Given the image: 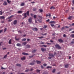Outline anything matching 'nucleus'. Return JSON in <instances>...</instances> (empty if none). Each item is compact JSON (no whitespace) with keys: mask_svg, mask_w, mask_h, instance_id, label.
Masks as SVG:
<instances>
[{"mask_svg":"<svg viewBox=\"0 0 74 74\" xmlns=\"http://www.w3.org/2000/svg\"><path fill=\"white\" fill-rule=\"evenodd\" d=\"M72 18V16H70L68 17V19H70V20H72V19H71Z\"/></svg>","mask_w":74,"mask_h":74,"instance_id":"nucleus-19","label":"nucleus"},{"mask_svg":"<svg viewBox=\"0 0 74 74\" xmlns=\"http://www.w3.org/2000/svg\"><path fill=\"white\" fill-rule=\"evenodd\" d=\"M7 1L8 3H11V1H9V0H7Z\"/></svg>","mask_w":74,"mask_h":74,"instance_id":"nucleus-43","label":"nucleus"},{"mask_svg":"<svg viewBox=\"0 0 74 74\" xmlns=\"http://www.w3.org/2000/svg\"><path fill=\"white\" fill-rule=\"evenodd\" d=\"M28 71H30V70H29V69L26 70L25 71V72H28Z\"/></svg>","mask_w":74,"mask_h":74,"instance_id":"nucleus-44","label":"nucleus"},{"mask_svg":"<svg viewBox=\"0 0 74 74\" xmlns=\"http://www.w3.org/2000/svg\"><path fill=\"white\" fill-rule=\"evenodd\" d=\"M3 29H1L0 30V33H2L3 32Z\"/></svg>","mask_w":74,"mask_h":74,"instance_id":"nucleus-51","label":"nucleus"},{"mask_svg":"<svg viewBox=\"0 0 74 74\" xmlns=\"http://www.w3.org/2000/svg\"><path fill=\"white\" fill-rule=\"evenodd\" d=\"M27 41H30V39H27Z\"/></svg>","mask_w":74,"mask_h":74,"instance_id":"nucleus-64","label":"nucleus"},{"mask_svg":"<svg viewBox=\"0 0 74 74\" xmlns=\"http://www.w3.org/2000/svg\"><path fill=\"white\" fill-rule=\"evenodd\" d=\"M49 56H51V57H54L55 56L53 55V54L52 53H50L49 54Z\"/></svg>","mask_w":74,"mask_h":74,"instance_id":"nucleus-4","label":"nucleus"},{"mask_svg":"<svg viewBox=\"0 0 74 74\" xmlns=\"http://www.w3.org/2000/svg\"><path fill=\"white\" fill-rule=\"evenodd\" d=\"M40 71V70H39L37 69V70H36V72H37V73H39Z\"/></svg>","mask_w":74,"mask_h":74,"instance_id":"nucleus-41","label":"nucleus"},{"mask_svg":"<svg viewBox=\"0 0 74 74\" xmlns=\"http://www.w3.org/2000/svg\"><path fill=\"white\" fill-rule=\"evenodd\" d=\"M14 16L13 15H12L10 17H9L8 18V19H10V18H12Z\"/></svg>","mask_w":74,"mask_h":74,"instance_id":"nucleus-17","label":"nucleus"},{"mask_svg":"<svg viewBox=\"0 0 74 74\" xmlns=\"http://www.w3.org/2000/svg\"><path fill=\"white\" fill-rule=\"evenodd\" d=\"M18 33H20V34H21L22 33V32L21 31H19Z\"/></svg>","mask_w":74,"mask_h":74,"instance_id":"nucleus-49","label":"nucleus"},{"mask_svg":"<svg viewBox=\"0 0 74 74\" xmlns=\"http://www.w3.org/2000/svg\"><path fill=\"white\" fill-rule=\"evenodd\" d=\"M64 37H66V35L65 34H64L63 36Z\"/></svg>","mask_w":74,"mask_h":74,"instance_id":"nucleus-47","label":"nucleus"},{"mask_svg":"<svg viewBox=\"0 0 74 74\" xmlns=\"http://www.w3.org/2000/svg\"><path fill=\"white\" fill-rule=\"evenodd\" d=\"M39 11L40 12H42L43 10L42 9H39Z\"/></svg>","mask_w":74,"mask_h":74,"instance_id":"nucleus-39","label":"nucleus"},{"mask_svg":"<svg viewBox=\"0 0 74 74\" xmlns=\"http://www.w3.org/2000/svg\"><path fill=\"white\" fill-rule=\"evenodd\" d=\"M46 22H49V19H48V20H46Z\"/></svg>","mask_w":74,"mask_h":74,"instance_id":"nucleus-57","label":"nucleus"},{"mask_svg":"<svg viewBox=\"0 0 74 74\" xmlns=\"http://www.w3.org/2000/svg\"><path fill=\"white\" fill-rule=\"evenodd\" d=\"M26 44H27V42H25L23 43V44L24 45H26Z\"/></svg>","mask_w":74,"mask_h":74,"instance_id":"nucleus-53","label":"nucleus"},{"mask_svg":"<svg viewBox=\"0 0 74 74\" xmlns=\"http://www.w3.org/2000/svg\"><path fill=\"white\" fill-rule=\"evenodd\" d=\"M51 25L52 27H53L54 26H55V25L54 24H51Z\"/></svg>","mask_w":74,"mask_h":74,"instance_id":"nucleus-52","label":"nucleus"},{"mask_svg":"<svg viewBox=\"0 0 74 74\" xmlns=\"http://www.w3.org/2000/svg\"><path fill=\"white\" fill-rule=\"evenodd\" d=\"M42 36H47V33H45V34H42Z\"/></svg>","mask_w":74,"mask_h":74,"instance_id":"nucleus-33","label":"nucleus"},{"mask_svg":"<svg viewBox=\"0 0 74 74\" xmlns=\"http://www.w3.org/2000/svg\"><path fill=\"white\" fill-rule=\"evenodd\" d=\"M30 47V45H26L25 47V48H29Z\"/></svg>","mask_w":74,"mask_h":74,"instance_id":"nucleus-8","label":"nucleus"},{"mask_svg":"<svg viewBox=\"0 0 74 74\" xmlns=\"http://www.w3.org/2000/svg\"><path fill=\"white\" fill-rule=\"evenodd\" d=\"M25 57H23V58H21V59L22 60H25Z\"/></svg>","mask_w":74,"mask_h":74,"instance_id":"nucleus-15","label":"nucleus"},{"mask_svg":"<svg viewBox=\"0 0 74 74\" xmlns=\"http://www.w3.org/2000/svg\"><path fill=\"white\" fill-rule=\"evenodd\" d=\"M36 63L37 64H40V63H41V62L40 61L36 60Z\"/></svg>","mask_w":74,"mask_h":74,"instance_id":"nucleus-12","label":"nucleus"},{"mask_svg":"<svg viewBox=\"0 0 74 74\" xmlns=\"http://www.w3.org/2000/svg\"><path fill=\"white\" fill-rule=\"evenodd\" d=\"M49 16V17L51 16V14H49V15H48Z\"/></svg>","mask_w":74,"mask_h":74,"instance_id":"nucleus-61","label":"nucleus"},{"mask_svg":"<svg viewBox=\"0 0 74 74\" xmlns=\"http://www.w3.org/2000/svg\"><path fill=\"white\" fill-rule=\"evenodd\" d=\"M3 5H7V2L4 1L3 3Z\"/></svg>","mask_w":74,"mask_h":74,"instance_id":"nucleus-10","label":"nucleus"},{"mask_svg":"<svg viewBox=\"0 0 74 74\" xmlns=\"http://www.w3.org/2000/svg\"><path fill=\"white\" fill-rule=\"evenodd\" d=\"M9 44H11V40L10 39L9 41Z\"/></svg>","mask_w":74,"mask_h":74,"instance_id":"nucleus-27","label":"nucleus"},{"mask_svg":"<svg viewBox=\"0 0 74 74\" xmlns=\"http://www.w3.org/2000/svg\"><path fill=\"white\" fill-rule=\"evenodd\" d=\"M38 38L40 39H41L42 38H44V37L43 36H42L41 37H38Z\"/></svg>","mask_w":74,"mask_h":74,"instance_id":"nucleus-31","label":"nucleus"},{"mask_svg":"<svg viewBox=\"0 0 74 74\" xmlns=\"http://www.w3.org/2000/svg\"><path fill=\"white\" fill-rule=\"evenodd\" d=\"M17 46H18V47H21V44L17 43L16 44Z\"/></svg>","mask_w":74,"mask_h":74,"instance_id":"nucleus-23","label":"nucleus"},{"mask_svg":"<svg viewBox=\"0 0 74 74\" xmlns=\"http://www.w3.org/2000/svg\"><path fill=\"white\" fill-rule=\"evenodd\" d=\"M17 23V20H15L13 22V24L14 25H16Z\"/></svg>","mask_w":74,"mask_h":74,"instance_id":"nucleus-7","label":"nucleus"},{"mask_svg":"<svg viewBox=\"0 0 74 74\" xmlns=\"http://www.w3.org/2000/svg\"><path fill=\"white\" fill-rule=\"evenodd\" d=\"M32 30H34V31H37V30H38L37 28L36 27H35L34 28L32 29Z\"/></svg>","mask_w":74,"mask_h":74,"instance_id":"nucleus-9","label":"nucleus"},{"mask_svg":"<svg viewBox=\"0 0 74 74\" xmlns=\"http://www.w3.org/2000/svg\"><path fill=\"white\" fill-rule=\"evenodd\" d=\"M22 12H23L22 11H18L17 13H18V14H22Z\"/></svg>","mask_w":74,"mask_h":74,"instance_id":"nucleus-18","label":"nucleus"},{"mask_svg":"<svg viewBox=\"0 0 74 74\" xmlns=\"http://www.w3.org/2000/svg\"><path fill=\"white\" fill-rule=\"evenodd\" d=\"M28 22L29 23H32V18H29L28 19Z\"/></svg>","mask_w":74,"mask_h":74,"instance_id":"nucleus-3","label":"nucleus"},{"mask_svg":"<svg viewBox=\"0 0 74 74\" xmlns=\"http://www.w3.org/2000/svg\"><path fill=\"white\" fill-rule=\"evenodd\" d=\"M12 21V19H9V20L8 21V22H11V21Z\"/></svg>","mask_w":74,"mask_h":74,"instance_id":"nucleus-42","label":"nucleus"},{"mask_svg":"<svg viewBox=\"0 0 74 74\" xmlns=\"http://www.w3.org/2000/svg\"><path fill=\"white\" fill-rule=\"evenodd\" d=\"M49 23H56V22L53 21H50L49 22Z\"/></svg>","mask_w":74,"mask_h":74,"instance_id":"nucleus-22","label":"nucleus"},{"mask_svg":"<svg viewBox=\"0 0 74 74\" xmlns=\"http://www.w3.org/2000/svg\"><path fill=\"white\" fill-rule=\"evenodd\" d=\"M47 64H43V65L44 66H47Z\"/></svg>","mask_w":74,"mask_h":74,"instance_id":"nucleus-46","label":"nucleus"},{"mask_svg":"<svg viewBox=\"0 0 74 74\" xmlns=\"http://www.w3.org/2000/svg\"><path fill=\"white\" fill-rule=\"evenodd\" d=\"M34 64H35L34 62H32L30 63L29 64L32 66V65H34Z\"/></svg>","mask_w":74,"mask_h":74,"instance_id":"nucleus-16","label":"nucleus"},{"mask_svg":"<svg viewBox=\"0 0 74 74\" xmlns=\"http://www.w3.org/2000/svg\"><path fill=\"white\" fill-rule=\"evenodd\" d=\"M7 54H6V55H5L3 57V59H5L6 58H7Z\"/></svg>","mask_w":74,"mask_h":74,"instance_id":"nucleus-35","label":"nucleus"},{"mask_svg":"<svg viewBox=\"0 0 74 74\" xmlns=\"http://www.w3.org/2000/svg\"><path fill=\"white\" fill-rule=\"evenodd\" d=\"M35 3V2H34V1L31 2V3L32 4H33V3Z\"/></svg>","mask_w":74,"mask_h":74,"instance_id":"nucleus-58","label":"nucleus"},{"mask_svg":"<svg viewBox=\"0 0 74 74\" xmlns=\"http://www.w3.org/2000/svg\"><path fill=\"white\" fill-rule=\"evenodd\" d=\"M56 54V52H54V55H55Z\"/></svg>","mask_w":74,"mask_h":74,"instance_id":"nucleus-59","label":"nucleus"},{"mask_svg":"<svg viewBox=\"0 0 74 74\" xmlns=\"http://www.w3.org/2000/svg\"><path fill=\"white\" fill-rule=\"evenodd\" d=\"M34 19H36V15H35L34 16Z\"/></svg>","mask_w":74,"mask_h":74,"instance_id":"nucleus-45","label":"nucleus"},{"mask_svg":"<svg viewBox=\"0 0 74 74\" xmlns=\"http://www.w3.org/2000/svg\"><path fill=\"white\" fill-rule=\"evenodd\" d=\"M16 66H18L19 67H21V65L19 64H16Z\"/></svg>","mask_w":74,"mask_h":74,"instance_id":"nucleus-24","label":"nucleus"},{"mask_svg":"<svg viewBox=\"0 0 74 74\" xmlns=\"http://www.w3.org/2000/svg\"><path fill=\"white\" fill-rule=\"evenodd\" d=\"M58 41L59 42L62 43L63 42V40H62V39H59L58 40Z\"/></svg>","mask_w":74,"mask_h":74,"instance_id":"nucleus-2","label":"nucleus"},{"mask_svg":"<svg viewBox=\"0 0 74 74\" xmlns=\"http://www.w3.org/2000/svg\"><path fill=\"white\" fill-rule=\"evenodd\" d=\"M52 8H53V9H55V7H53V6H51V7L50 8V9H52Z\"/></svg>","mask_w":74,"mask_h":74,"instance_id":"nucleus-28","label":"nucleus"},{"mask_svg":"<svg viewBox=\"0 0 74 74\" xmlns=\"http://www.w3.org/2000/svg\"><path fill=\"white\" fill-rule=\"evenodd\" d=\"M47 69H51L52 68V67L50 66H48L47 67Z\"/></svg>","mask_w":74,"mask_h":74,"instance_id":"nucleus-30","label":"nucleus"},{"mask_svg":"<svg viewBox=\"0 0 74 74\" xmlns=\"http://www.w3.org/2000/svg\"><path fill=\"white\" fill-rule=\"evenodd\" d=\"M33 56H29V57L30 58H33Z\"/></svg>","mask_w":74,"mask_h":74,"instance_id":"nucleus-48","label":"nucleus"},{"mask_svg":"<svg viewBox=\"0 0 74 74\" xmlns=\"http://www.w3.org/2000/svg\"><path fill=\"white\" fill-rule=\"evenodd\" d=\"M37 51V50H34L32 51V53H34V52H36V51Z\"/></svg>","mask_w":74,"mask_h":74,"instance_id":"nucleus-32","label":"nucleus"},{"mask_svg":"<svg viewBox=\"0 0 74 74\" xmlns=\"http://www.w3.org/2000/svg\"><path fill=\"white\" fill-rule=\"evenodd\" d=\"M30 15H31V16H33V15L34 14H33L32 13H31V14H30Z\"/></svg>","mask_w":74,"mask_h":74,"instance_id":"nucleus-63","label":"nucleus"},{"mask_svg":"<svg viewBox=\"0 0 74 74\" xmlns=\"http://www.w3.org/2000/svg\"><path fill=\"white\" fill-rule=\"evenodd\" d=\"M26 14L27 16H29V11H28L26 12Z\"/></svg>","mask_w":74,"mask_h":74,"instance_id":"nucleus-20","label":"nucleus"},{"mask_svg":"<svg viewBox=\"0 0 74 74\" xmlns=\"http://www.w3.org/2000/svg\"><path fill=\"white\" fill-rule=\"evenodd\" d=\"M0 19H5V17L4 16H2L0 17Z\"/></svg>","mask_w":74,"mask_h":74,"instance_id":"nucleus-14","label":"nucleus"},{"mask_svg":"<svg viewBox=\"0 0 74 74\" xmlns=\"http://www.w3.org/2000/svg\"><path fill=\"white\" fill-rule=\"evenodd\" d=\"M25 5V3H23L20 4L21 6H24Z\"/></svg>","mask_w":74,"mask_h":74,"instance_id":"nucleus-21","label":"nucleus"},{"mask_svg":"<svg viewBox=\"0 0 74 74\" xmlns=\"http://www.w3.org/2000/svg\"><path fill=\"white\" fill-rule=\"evenodd\" d=\"M69 66V64H67L65 65V68H68Z\"/></svg>","mask_w":74,"mask_h":74,"instance_id":"nucleus-13","label":"nucleus"},{"mask_svg":"<svg viewBox=\"0 0 74 74\" xmlns=\"http://www.w3.org/2000/svg\"><path fill=\"white\" fill-rule=\"evenodd\" d=\"M65 27H66V28H69V27L67 26H65Z\"/></svg>","mask_w":74,"mask_h":74,"instance_id":"nucleus-60","label":"nucleus"},{"mask_svg":"<svg viewBox=\"0 0 74 74\" xmlns=\"http://www.w3.org/2000/svg\"><path fill=\"white\" fill-rule=\"evenodd\" d=\"M47 26L46 25H44V29H45L46 28H47Z\"/></svg>","mask_w":74,"mask_h":74,"instance_id":"nucleus-54","label":"nucleus"},{"mask_svg":"<svg viewBox=\"0 0 74 74\" xmlns=\"http://www.w3.org/2000/svg\"><path fill=\"white\" fill-rule=\"evenodd\" d=\"M15 40H16V41H18V40H19V38H16V37H15Z\"/></svg>","mask_w":74,"mask_h":74,"instance_id":"nucleus-37","label":"nucleus"},{"mask_svg":"<svg viewBox=\"0 0 74 74\" xmlns=\"http://www.w3.org/2000/svg\"><path fill=\"white\" fill-rule=\"evenodd\" d=\"M41 69H44V66L42 65H41Z\"/></svg>","mask_w":74,"mask_h":74,"instance_id":"nucleus-56","label":"nucleus"},{"mask_svg":"<svg viewBox=\"0 0 74 74\" xmlns=\"http://www.w3.org/2000/svg\"><path fill=\"white\" fill-rule=\"evenodd\" d=\"M6 30H7V28H5L4 29V33L5 32V31H6Z\"/></svg>","mask_w":74,"mask_h":74,"instance_id":"nucleus-50","label":"nucleus"},{"mask_svg":"<svg viewBox=\"0 0 74 74\" xmlns=\"http://www.w3.org/2000/svg\"><path fill=\"white\" fill-rule=\"evenodd\" d=\"M41 50L42 52H45V51H46V49L43 48H42Z\"/></svg>","mask_w":74,"mask_h":74,"instance_id":"nucleus-5","label":"nucleus"},{"mask_svg":"<svg viewBox=\"0 0 74 74\" xmlns=\"http://www.w3.org/2000/svg\"><path fill=\"white\" fill-rule=\"evenodd\" d=\"M36 8H33V11H36Z\"/></svg>","mask_w":74,"mask_h":74,"instance_id":"nucleus-40","label":"nucleus"},{"mask_svg":"<svg viewBox=\"0 0 74 74\" xmlns=\"http://www.w3.org/2000/svg\"><path fill=\"white\" fill-rule=\"evenodd\" d=\"M44 44V42H40V44H41H41Z\"/></svg>","mask_w":74,"mask_h":74,"instance_id":"nucleus-55","label":"nucleus"},{"mask_svg":"<svg viewBox=\"0 0 74 74\" xmlns=\"http://www.w3.org/2000/svg\"><path fill=\"white\" fill-rule=\"evenodd\" d=\"M71 36L72 38H74V34H72L71 35Z\"/></svg>","mask_w":74,"mask_h":74,"instance_id":"nucleus-38","label":"nucleus"},{"mask_svg":"<svg viewBox=\"0 0 74 74\" xmlns=\"http://www.w3.org/2000/svg\"><path fill=\"white\" fill-rule=\"evenodd\" d=\"M23 16H24V18H26V17H27V16L26 15V13H24Z\"/></svg>","mask_w":74,"mask_h":74,"instance_id":"nucleus-11","label":"nucleus"},{"mask_svg":"<svg viewBox=\"0 0 74 74\" xmlns=\"http://www.w3.org/2000/svg\"><path fill=\"white\" fill-rule=\"evenodd\" d=\"M56 71V70L55 69H54L53 70L52 72L53 73H54L55 72V71Z\"/></svg>","mask_w":74,"mask_h":74,"instance_id":"nucleus-36","label":"nucleus"},{"mask_svg":"<svg viewBox=\"0 0 74 74\" xmlns=\"http://www.w3.org/2000/svg\"><path fill=\"white\" fill-rule=\"evenodd\" d=\"M38 17L39 18V19H42V16L39 15H38Z\"/></svg>","mask_w":74,"mask_h":74,"instance_id":"nucleus-25","label":"nucleus"},{"mask_svg":"<svg viewBox=\"0 0 74 74\" xmlns=\"http://www.w3.org/2000/svg\"><path fill=\"white\" fill-rule=\"evenodd\" d=\"M72 3H73V4H74V0H73L72 1Z\"/></svg>","mask_w":74,"mask_h":74,"instance_id":"nucleus-62","label":"nucleus"},{"mask_svg":"<svg viewBox=\"0 0 74 74\" xmlns=\"http://www.w3.org/2000/svg\"><path fill=\"white\" fill-rule=\"evenodd\" d=\"M22 54L23 55H28L29 54L23 52L22 53Z\"/></svg>","mask_w":74,"mask_h":74,"instance_id":"nucleus-6","label":"nucleus"},{"mask_svg":"<svg viewBox=\"0 0 74 74\" xmlns=\"http://www.w3.org/2000/svg\"><path fill=\"white\" fill-rule=\"evenodd\" d=\"M38 21L39 22H40V23H41V22H42V21H41V19H40V20L38 19Z\"/></svg>","mask_w":74,"mask_h":74,"instance_id":"nucleus-26","label":"nucleus"},{"mask_svg":"<svg viewBox=\"0 0 74 74\" xmlns=\"http://www.w3.org/2000/svg\"><path fill=\"white\" fill-rule=\"evenodd\" d=\"M42 47H47V45H42Z\"/></svg>","mask_w":74,"mask_h":74,"instance_id":"nucleus-34","label":"nucleus"},{"mask_svg":"<svg viewBox=\"0 0 74 74\" xmlns=\"http://www.w3.org/2000/svg\"><path fill=\"white\" fill-rule=\"evenodd\" d=\"M26 39L24 38L22 39V41H26Z\"/></svg>","mask_w":74,"mask_h":74,"instance_id":"nucleus-29","label":"nucleus"},{"mask_svg":"<svg viewBox=\"0 0 74 74\" xmlns=\"http://www.w3.org/2000/svg\"><path fill=\"white\" fill-rule=\"evenodd\" d=\"M55 46L56 47V48H58V49H61V47L60 46H59V45L58 44H56L55 45Z\"/></svg>","mask_w":74,"mask_h":74,"instance_id":"nucleus-1","label":"nucleus"}]
</instances>
